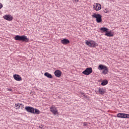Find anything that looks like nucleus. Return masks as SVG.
<instances>
[{
	"mask_svg": "<svg viewBox=\"0 0 129 129\" xmlns=\"http://www.w3.org/2000/svg\"><path fill=\"white\" fill-rule=\"evenodd\" d=\"M14 39L16 41H22V42H24V43H27L29 41V38L25 35H16Z\"/></svg>",
	"mask_w": 129,
	"mask_h": 129,
	"instance_id": "nucleus-1",
	"label": "nucleus"
},
{
	"mask_svg": "<svg viewBox=\"0 0 129 129\" xmlns=\"http://www.w3.org/2000/svg\"><path fill=\"white\" fill-rule=\"evenodd\" d=\"M92 17L96 19V21L97 23H101V22H102L101 15H100V14H96V13H94L93 15H92Z\"/></svg>",
	"mask_w": 129,
	"mask_h": 129,
	"instance_id": "nucleus-2",
	"label": "nucleus"
},
{
	"mask_svg": "<svg viewBox=\"0 0 129 129\" xmlns=\"http://www.w3.org/2000/svg\"><path fill=\"white\" fill-rule=\"evenodd\" d=\"M86 44L89 47H96L97 46V43L92 40H90V41L86 40Z\"/></svg>",
	"mask_w": 129,
	"mask_h": 129,
	"instance_id": "nucleus-3",
	"label": "nucleus"
},
{
	"mask_svg": "<svg viewBox=\"0 0 129 129\" xmlns=\"http://www.w3.org/2000/svg\"><path fill=\"white\" fill-rule=\"evenodd\" d=\"M82 73L84 75H90L92 73V68H87Z\"/></svg>",
	"mask_w": 129,
	"mask_h": 129,
	"instance_id": "nucleus-4",
	"label": "nucleus"
},
{
	"mask_svg": "<svg viewBox=\"0 0 129 129\" xmlns=\"http://www.w3.org/2000/svg\"><path fill=\"white\" fill-rule=\"evenodd\" d=\"M25 109L28 112H30V113H32V114L33 113L34 111H35V108L31 106H26L25 107Z\"/></svg>",
	"mask_w": 129,
	"mask_h": 129,
	"instance_id": "nucleus-5",
	"label": "nucleus"
},
{
	"mask_svg": "<svg viewBox=\"0 0 129 129\" xmlns=\"http://www.w3.org/2000/svg\"><path fill=\"white\" fill-rule=\"evenodd\" d=\"M94 10H95V11H100L101 10V5L99 4H95L94 5Z\"/></svg>",
	"mask_w": 129,
	"mask_h": 129,
	"instance_id": "nucleus-6",
	"label": "nucleus"
},
{
	"mask_svg": "<svg viewBox=\"0 0 129 129\" xmlns=\"http://www.w3.org/2000/svg\"><path fill=\"white\" fill-rule=\"evenodd\" d=\"M50 111H51V112L53 113V114H57V113L58 112V111H57V109L54 106H52L50 107Z\"/></svg>",
	"mask_w": 129,
	"mask_h": 129,
	"instance_id": "nucleus-7",
	"label": "nucleus"
},
{
	"mask_svg": "<svg viewBox=\"0 0 129 129\" xmlns=\"http://www.w3.org/2000/svg\"><path fill=\"white\" fill-rule=\"evenodd\" d=\"M54 75L56 77H61L62 76V72L59 70H57L54 72Z\"/></svg>",
	"mask_w": 129,
	"mask_h": 129,
	"instance_id": "nucleus-8",
	"label": "nucleus"
},
{
	"mask_svg": "<svg viewBox=\"0 0 129 129\" xmlns=\"http://www.w3.org/2000/svg\"><path fill=\"white\" fill-rule=\"evenodd\" d=\"M4 19H5V20H6L7 21H13V16H12L11 15H5L4 16H3Z\"/></svg>",
	"mask_w": 129,
	"mask_h": 129,
	"instance_id": "nucleus-9",
	"label": "nucleus"
},
{
	"mask_svg": "<svg viewBox=\"0 0 129 129\" xmlns=\"http://www.w3.org/2000/svg\"><path fill=\"white\" fill-rule=\"evenodd\" d=\"M60 42L63 45H68V44H69L70 43V40L69 39H67V38H64L61 40Z\"/></svg>",
	"mask_w": 129,
	"mask_h": 129,
	"instance_id": "nucleus-10",
	"label": "nucleus"
},
{
	"mask_svg": "<svg viewBox=\"0 0 129 129\" xmlns=\"http://www.w3.org/2000/svg\"><path fill=\"white\" fill-rule=\"evenodd\" d=\"M13 77L17 81H21V80H22V77H21L19 75L15 74L13 76Z\"/></svg>",
	"mask_w": 129,
	"mask_h": 129,
	"instance_id": "nucleus-11",
	"label": "nucleus"
},
{
	"mask_svg": "<svg viewBox=\"0 0 129 129\" xmlns=\"http://www.w3.org/2000/svg\"><path fill=\"white\" fill-rule=\"evenodd\" d=\"M117 117L120 118H125V113H119L117 114Z\"/></svg>",
	"mask_w": 129,
	"mask_h": 129,
	"instance_id": "nucleus-12",
	"label": "nucleus"
},
{
	"mask_svg": "<svg viewBox=\"0 0 129 129\" xmlns=\"http://www.w3.org/2000/svg\"><path fill=\"white\" fill-rule=\"evenodd\" d=\"M105 36H107V37H113V33L111 31L106 32L105 34Z\"/></svg>",
	"mask_w": 129,
	"mask_h": 129,
	"instance_id": "nucleus-13",
	"label": "nucleus"
},
{
	"mask_svg": "<svg viewBox=\"0 0 129 129\" xmlns=\"http://www.w3.org/2000/svg\"><path fill=\"white\" fill-rule=\"evenodd\" d=\"M107 67L104 66L103 64H99L98 67V69L99 70H104L105 69L107 68Z\"/></svg>",
	"mask_w": 129,
	"mask_h": 129,
	"instance_id": "nucleus-14",
	"label": "nucleus"
},
{
	"mask_svg": "<svg viewBox=\"0 0 129 129\" xmlns=\"http://www.w3.org/2000/svg\"><path fill=\"white\" fill-rule=\"evenodd\" d=\"M44 76H46V77H47V78L52 79L53 78V76L52 75L48 72L44 73Z\"/></svg>",
	"mask_w": 129,
	"mask_h": 129,
	"instance_id": "nucleus-15",
	"label": "nucleus"
},
{
	"mask_svg": "<svg viewBox=\"0 0 129 129\" xmlns=\"http://www.w3.org/2000/svg\"><path fill=\"white\" fill-rule=\"evenodd\" d=\"M98 91L100 94H104L105 93V89L103 88H99Z\"/></svg>",
	"mask_w": 129,
	"mask_h": 129,
	"instance_id": "nucleus-16",
	"label": "nucleus"
},
{
	"mask_svg": "<svg viewBox=\"0 0 129 129\" xmlns=\"http://www.w3.org/2000/svg\"><path fill=\"white\" fill-rule=\"evenodd\" d=\"M101 31H102V33H106L107 31H108V29L106 27H102L100 29Z\"/></svg>",
	"mask_w": 129,
	"mask_h": 129,
	"instance_id": "nucleus-17",
	"label": "nucleus"
},
{
	"mask_svg": "<svg viewBox=\"0 0 129 129\" xmlns=\"http://www.w3.org/2000/svg\"><path fill=\"white\" fill-rule=\"evenodd\" d=\"M40 110L37 108H34V111H33V114H40Z\"/></svg>",
	"mask_w": 129,
	"mask_h": 129,
	"instance_id": "nucleus-18",
	"label": "nucleus"
},
{
	"mask_svg": "<svg viewBox=\"0 0 129 129\" xmlns=\"http://www.w3.org/2000/svg\"><path fill=\"white\" fill-rule=\"evenodd\" d=\"M108 83V81L107 80H103L102 83H101V85H102V86H104L105 85H106Z\"/></svg>",
	"mask_w": 129,
	"mask_h": 129,
	"instance_id": "nucleus-19",
	"label": "nucleus"
},
{
	"mask_svg": "<svg viewBox=\"0 0 129 129\" xmlns=\"http://www.w3.org/2000/svg\"><path fill=\"white\" fill-rule=\"evenodd\" d=\"M102 74H107L108 73V68H106L102 72Z\"/></svg>",
	"mask_w": 129,
	"mask_h": 129,
	"instance_id": "nucleus-20",
	"label": "nucleus"
},
{
	"mask_svg": "<svg viewBox=\"0 0 129 129\" xmlns=\"http://www.w3.org/2000/svg\"><path fill=\"white\" fill-rule=\"evenodd\" d=\"M20 107H21V108H24V105L23 104H20L18 108H20Z\"/></svg>",
	"mask_w": 129,
	"mask_h": 129,
	"instance_id": "nucleus-21",
	"label": "nucleus"
},
{
	"mask_svg": "<svg viewBox=\"0 0 129 129\" xmlns=\"http://www.w3.org/2000/svg\"><path fill=\"white\" fill-rule=\"evenodd\" d=\"M125 118H129V114H125Z\"/></svg>",
	"mask_w": 129,
	"mask_h": 129,
	"instance_id": "nucleus-22",
	"label": "nucleus"
},
{
	"mask_svg": "<svg viewBox=\"0 0 129 129\" xmlns=\"http://www.w3.org/2000/svg\"><path fill=\"white\" fill-rule=\"evenodd\" d=\"M87 126V122H84L83 126Z\"/></svg>",
	"mask_w": 129,
	"mask_h": 129,
	"instance_id": "nucleus-23",
	"label": "nucleus"
},
{
	"mask_svg": "<svg viewBox=\"0 0 129 129\" xmlns=\"http://www.w3.org/2000/svg\"><path fill=\"white\" fill-rule=\"evenodd\" d=\"M3 8V4L2 3H0V9Z\"/></svg>",
	"mask_w": 129,
	"mask_h": 129,
	"instance_id": "nucleus-24",
	"label": "nucleus"
},
{
	"mask_svg": "<svg viewBox=\"0 0 129 129\" xmlns=\"http://www.w3.org/2000/svg\"><path fill=\"white\" fill-rule=\"evenodd\" d=\"M19 105H20V103H18V104H15V106H16V107H18V106H19Z\"/></svg>",
	"mask_w": 129,
	"mask_h": 129,
	"instance_id": "nucleus-25",
	"label": "nucleus"
},
{
	"mask_svg": "<svg viewBox=\"0 0 129 129\" xmlns=\"http://www.w3.org/2000/svg\"><path fill=\"white\" fill-rule=\"evenodd\" d=\"M104 12L105 14H106V13H107V10L105 9V10H104Z\"/></svg>",
	"mask_w": 129,
	"mask_h": 129,
	"instance_id": "nucleus-26",
	"label": "nucleus"
},
{
	"mask_svg": "<svg viewBox=\"0 0 129 129\" xmlns=\"http://www.w3.org/2000/svg\"><path fill=\"white\" fill-rule=\"evenodd\" d=\"M40 128H43V125H41L39 126Z\"/></svg>",
	"mask_w": 129,
	"mask_h": 129,
	"instance_id": "nucleus-27",
	"label": "nucleus"
},
{
	"mask_svg": "<svg viewBox=\"0 0 129 129\" xmlns=\"http://www.w3.org/2000/svg\"><path fill=\"white\" fill-rule=\"evenodd\" d=\"M8 91H12V89H7Z\"/></svg>",
	"mask_w": 129,
	"mask_h": 129,
	"instance_id": "nucleus-28",
	"label": "nucleus"
},
{
	"mask_svg": "<svg viewBox=\"0 0 129 129\" xmlns=\"http://www.w3.org/2000/svg\"><path fill=\"white\" fill-rule=\"evenodd\" d=\"M75 2H79V0H75Z\"/></svg>",
	"mask_w": 129,
	"mask_h": 129,
	"instance_id": "nucleus-29",
	"label": "nucleus"
}]
</instances>
